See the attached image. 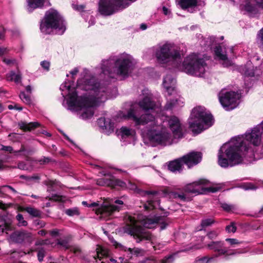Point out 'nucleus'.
Instances as JSON below:
<instances>
[{
  "mask_svg": "<svg viewBox=\"0 0 263 263\" xmlns=\"http://www.w3.org/2000/svg\"><path fill=\"white\" fill-rule=\"evenodd\" d=\"M7 30L3 27H0V40H4L5 38V34Z\"/></svg>",
  "mask_w": 263,
  "mask_h": 263,
  "instance_id": "5fc2aeb1",
  "label": "nucleus"
},
{
  "mask_svg": "<svg viewBox=\"0 0 263 263\" xmlns=\"http://www.w3.org/2000/svg\"><path fill=\"white\" fill-rule=\"evenodd\" d=\"M16 219L18 221V225L20 226H26L27 225V221L24 219L23 216L22 214H18L16 216Z\"/></svg>",
  "mask_w": 263,
  "mask_h": 263,
  "instance_id": "e433bc0d",
  "label": "nucleus"
},
{
  "mask_svg": "<svg viewBox=\"0 0 263 263\" xmlns=\"http://www.w3.org/2000/svg\"><path fill=\"white\" fill-rule=\"evenodd\" d=\"M125 220L126 225L123 228L124 232L132 236L138 243L152 239L151 233L138 223L148 229L154 228L159 225L160 230H162L171 223L170 219L166 217L146 216L141 214H127L125 216Z\"/></svg>",
  "mask_w": 263,
  "mask_h": 263,
  "instance_id": "20e7f679",
  "label": "nucleus"
},
{
  "mask_svg": "<svg viewBox=\"0 0 263 263\" xmlns=\"http://www.w3.org/2000/svg\"><path fill=\"white\" fill-rule=\"evenodd\" d=\"M21 178L22 179H25L28 181H30V180L36 181V180H39L40 179V176L37 175H33L31 176L22 175L21 176Z\"/></svg>",
  "mask_w": 263,
  "mask_h": 263,
  "instance_id": "58836bf2",
  "label": "nucleus"
},
{
  "mask_svg": "<svg viewBox=\"0 0 263 263\" xmlns=\"http://www.w3.org/2000/svg\"><path fill=\"white\" fill-rule=\"evenodd\" d=\"M219 256H216V253L212 257L204 256L199 258L197 260V263H211Z\"/></svg>",
  "mask_w": 263,
  "mask_h": 263,
  "instance_id": "cd10ccee",
  "label": "nucleus"
},
{
  "mask_svg": "<svg viewBox=\"0 0 263 263\" xmlns=\"http://www.w3.org/2000/svg\"><path fill=\"white\" fill-rule=\"evenodd\" d=\"M103 129L106 130L108 134L112 132L114 129V124L111 122V119L107 118Z\"/></svg>",
  "mask_w": 263,
  "mask_h": 263,
  "instance_id": "c756f323",
  "label": "nucleus"
},
{
  "mask_svg": "<svg viewBox=\"0 0 263 263\" xmlns=\"http://www.w3.org/2000/svg\"><path fill=\"white\" fill-rule=\"evenodd\" d=\"M139 105L143 110L146 111L155 109L156 104L152 100V95L147 93V96L139 102Z\"/></svg>",
  "mask_w": 263,
  "mask_h": 263,
  "instance_id": "6ab92c4d",
  "label": "nucleus"
},
{
  "mask_svg": "<svg viewBox=\"0 0 263 263\" xmlns=\"http://www.w3.org/2000/svg\"><path fill=\"white\" fill-rule=\"evenodd\" d=\"M226 230L228 233H234L236 230V227L234 222H232L230 224L227 226Z\"/></svg>",
  "mask_w": 263,
  "mask_h": 263,
  "instance_id": "4c0bfd02",
  "label": "nucleus"
},
{
  "mask_svg": "<svg viewBox=\"0 0 263 263\" xmlns=\"http://www.w3.org/2000/svg\"><path fill=\"white\" fill-rule=\"evenodd\" d=\"M201 158V153L192 152L180 159L170 162L168 164V168L172 172H180L182 169L183 163L185 164L189 168H190L199 163Z\"/></svg>",
  "mask_w": 263,
  "mask_h": 263,
  "instance_id": "1a4fd4ad",
  "label": "nucleus"
},
{
  "mask_svg": "<svg viewBox=\"0 0 263 263\" xmlns=\"http://www.w3.org/2000/svg\"><path fill=\"white\" fill-rule=\"evenodd\" d=\"M49 200L54 201H61L62 200V196L57 194H53L49 198Z\"/></svg>",
  "mask_w": 263,
  "mask_h": 263,
  "instance_id": "603ef678",
  "label": "nucleus"
},
{
  "mask_svg": "<svg viewBox=\"0 0 263 263\" xmlns=\"http://www.w3.org/2000/svg\"><path fill=\"white\" fill-rule=\"evenodd\" d=\"M12 240L16 243H31L33 240L31 233L25 231H16L11 235Z\"/></svg>",
  "mask_w": 263,
  "mask_h": 263,
  "instance_id": "dca6fc26",
  "label": "nucleus"
},
{
  "mask_svg": "<svg viewBox=\"0 0 263 263\" xmlns=\"http://www.w3.org/2000/svg\"><path fill=\"white\" fill-rule=\"evenodd\" d=\"M102 177L96 180V184L99 186H108L111 187L116 186L124 187L125 183L119 179H116L110 173L103 171L100 172Z\"/></svg>",
  "mask_w": 263,
  "mask_h": 263,
  "instance_id": "ddd939ff",
  "label": "nucleus"
},
{
  "mask_svg": "<svg viewBox=\"0 0 263 263\" xmlns=\"http://www.w3.org/2000/svg\"><path fill=\"white\" fill-rule=\"evenodd\" d=\"M1 150L4 151H7L9 152L10 153H12L13 152V149L12 147L10 146H4L2 145Z\"/></svg>",
  "mask_w": 263,
  "mask_h": 263,
  "instance_id": "6e6d98bb",
  "label": "nucleus"
},
{
  "mask_svg": "<svg viewBox=\"0 0 263 263\" xmlns=\"http://www.w3.org/2000/svg\"><path fill=\"white\" fill-rule=\"evenodd\" d=\"M183 99L180 96H175V98H167V102L164 106L166 110H171L174 108L181 107L183 105Z\"/></svg>",
  "mask_w": 263,
  "mask_h": 263,
  "instance_id": "aec40b11",
  "label": "nucleus"
},
{
  "mask_svg": "<svg viewBox=\"0 0 263 263\" xmlns=\"http://www.w3.org/2000/svg\"><path fill=\"white\" fill-rule=\"evenodd\" d=\"M41 65L42 67L46 71L49 70L50 63L47 61H44L41 62Z\"/></svg>",
  "mask_w": 263,
  "mask_h": 263,
  "instance_id": "8fccbe9b",
  "label": "nucleus"
},
{
  "mask_svg": "<svg viewBox=\"0 0 263 263\" xmlns=\"http://www.w3.org/2000/svg\"><path fill=\"white\" fill-rule=\"evenodd\" d=\"M0 227L2 228V232L10 229V226L2 219H0Z\"/></svg>",
  "mask_w": 263,
  "mask_h": 263,
  "instance_id": "79ce46f5",
  "label": "nucleus"
},
{
  "mask_svg": "<svg viewBox=\"0 0 263 263\" xmlns=\"http://www.w3.org/2000/svg\"><path fill=\"white\" fill-rule=\"evenodd\" d=\"M107 118L104 117L100 118L98 120V125L103 129L104 126H105V123H106V120Z\"/></svg>",
  "mask_w": 263,
  "mask_h": 263,
  "instance_id": "de8ad7c7",
  "label": "nucleus"
},
{
  "mask_svg": "<svg viewBox=\"0 0 263 263\" xmlns=\"http://www.w3.org/2000/svg\"><path fill=\"white\" fill-rule=\"evenodd\" d=\"M44 0H27V9L29 12H32L34 9L42 7Z\"/></svg>",
  "mask_w": 263,
  "mask_h": 263,
  "instance_id": "b1692460",
  "label": "nucleus"
},
{
  "mask_svg": "<svg viewBox=\"0 0 263 263\" xmlns=\"http://www.w3.org/2000/svg\"><path fill=\"white\" fill-rule=\"evenodd\" d=\"M153 50L159 63L164 64L172 63L173 66L188 74L203 77L208 69L204 59L196 53H192L187 56L181 64L179 48L173 43H166L159 45L155 47Z\"/></svg>",
  "mask_w": 263,
  "mask_h": 263,
  "instance_id": "f03ea898",
  "label": "nucleus"
},
{
  "mask_svg": "<svg viewBox=\"0 0 263 263\" xmlns=\"http://www.w3.org/2000/svg\"><path fill=\"white\" fill-rule=\"evenodd\" d=\"M41 31L45 34L55 32L62 35L66 29V22L59 12L54 9H50L45 14L44 19L40 25Z\"/></svg>",
  "mask_w": 263,
  "mask_h": 263,
  "instance_id": "423d86ee",
  "label": "nucleus"
},
{
  "mask_svg": "<svg viewBox=\"0 0 263 263\" xmlns=\"http://www.w3.org/2000/svg\"><path fill=\"white\" fill-rule=\"evenodd\" d=\"M7 51H8V50L6 48L0 47V57L6 54L7 52Z\"/></svg>",
  "mask_w": 263,
  "mask_h": 263,
  "instance_id": "052dcab7",
  "label": "nucleus"
},
{
  "mask_svg": "<svg viewBox=\"0 0 263 263\" xmlns=\"http://www.w3.org/2000/svg\"><path fill=\"white\" fill-rule=\"evenodd\" d=\"M176 80L171 74H167L163 79V85L167 93L168 96H175L176 91L175 86Z\"/></svg>",
  "mask_w": 263,
  "mask_h": 263,
  "instance_id": "f3484780",
  "label": "nucleus"
},
{
  "mask_svg": "<svg viewBox=\"0 0 263 263\" xmlns=\"http://www.w3.org/2000/svg\"><path fill=\"white\" fill-rule=\"evenodd\" d=\"M213 123V116L202 106L195 107L189 119L190 127L196 134L200 133L211 127Z\"/></svg>",
  "mask_w": 263,
  "mask_h": 263,
  "instance_id": "0eeeda50",
  "label": "nucleus"
},
{
  "mask_svg": "<svg viewBox=\"0 0 263 263\" xmlns=\"http://www.w3.org/2000/svg\"><path fill=\"white\" fill-rule=\"evenodd\" d=\"M59 231L57 229L53 230L50 231V234L53 236H55L58 235Z\"/></svg>",
  "mask_w": 263,
  "mask_h": 263,
  "instance_id": "69168bd1",
  "label": "nucleus"
},
{
  "mask_svg": "<svg viewBox=\"0 0 263 263\" xmlns=\"http://www.w3.org/2000/svg\"><path fill=\"white\" fill-rule=\"evenodd\" d=\"M3 61L9 66H16L18 68V63L15 59L4 58Z\"/></svg>",
  "mask_w": 263,
  "mask_h": 263,
  "instance_id": "72a5a7b5",
  "label": "nucleus"
},
{
  "mask_svg": "<svg viewBox=\"0 0 263 263\" xmlns=\"http://www.w3.org/2000/svg\"><path fill=\"white\" fill-rule=\"evenodd\" d=\"M20 98L25 103L27 104H30L31 103L30 96L26 95L24 92H21Z\"/></svg>",
  "mask_w": 263,
  "mask_h": 263,
  "instance_id": "c9c22d12",
  "label": "nucleus"
},
{
  "mask_svg": "<svg viewBox=\"0 0 263 263\" xmlns=\"http://www.w3.org/2000/svg\"><path fill=\"white\" fill-rule=\"evenodd\" d=\"M214 52L216 58L221 61L223 67H228L233 64L232 61L228 58L225 50L220 46H216Z\"/></svg>",
  "mask_w": 263,
  "mask_h": 263,
  "instance_id": "a211bd4d",
  "label": "nucleus"
},
{
  "mask_svg": "<svg viewBox=\"0 0 263 263\" xmlns=\"http://www.w3.org/2000/svg\"><path fill=\"white\" fill-rule=\"evenodd\" d=\"M116 247L117 248H120L122 250H124L125 251H128L132 254L138 255L141 252V250L139 248H134L131 249L130 248H127L123 246H122L120 243H117L116 245Z\"/></svg>",
  "mask_w": 263,
  "mask_h": 263,
  "instance_id": "bb28decb",
  "label": "nucleus"
},
{
  "mask_svg": "<svg viewBox=\"0 0 263 263\" xmlns=\"http://www.w3.org/2000/svg\"><path fill=\"white\" fill-rule=\"evenodd\" d=\"M65 213L69 216L79 215L80 214L78 208H73L65 210Z\"/></svg>",
  "mask_w": 263,
  "mask_h": 263,
  "instance_id": "473e14b6",
  "label": "nucleus"
},
{
  "mask_svg": "<svg viewBox=\"0 0 263 263\" xmlns=\"http://www.w3.org/2000/svg\"><path fill=\"white\" fill-rule=\"evenodd\" d=\"M17 73H15V76L14 77V78H13V80L15 83H18L21 81V74L20 72V71H19V69H18V68H17Z\"/></svg>",
  "mask_w": 263,
  "mask_h": 263,
  "instance_id": "3c124183",
  "label": "nucleus"
},
{
  "mask_svg": "<svg viewBox=\"0 0 263 263\" xmlns=\"http://www.w3.org/2000/svg\"><path fill=\"white\" fill-rule=\"evenodd\" d=\"M18 126L21 129L24 131H30L33 129H34L40 126V124L38 122H30L29 123L21 121L18 123Z\"/></svg>",
  "mask_w": 263,
  "mask_h": 263,
  "instance_id": "5701e85b",
  "label": "nucleus"
},
{
  "mask_svg": "<svg viewBox=\"0 0 263 263\" xmlns=\"http://www.w3.org/2000/svg\"><path fill=\"white\" fill-rule=\"evenodd\" d=\"M128 183L130 189L134 190L137 193L142 196H148V199L147 202L145 203L144 206L145 210H151L155 208L154 201L157 199L156 195L158 194L157 192L142 191L138 189L135 183H132L131 182H129Z\"/></svg>",
  "mask_w": 263,
  "mask_h": 263,
  "instance_id": "4468645a",
  "label": "nucleus"
},
{
  "mask_svg": "<svg viewBox=\"0 0 263 263\" xmlns=\"http://www.w3.org/2000/svg\"><path fill=\"white\" fill-rule=\"evenodd\" d=\"M120 133L122 139L124 140L128 138H134L136 133L134 129L127 127H122Z\"/></svg>",
  "mask_w": 263,
  "mask_h": 263,
  "instance_id": "4be33fe9",
  "label": "nucleus"
},
{
  "mask_svg": "<svg viewBox=\"0 0 263 263\" xmlns=\"http://www.w3.org/2000/svg\"><path fill=\"white\" fill-rule=\"evenodd\" d=\"M4 187H6V188H8L9 189V190H10L13 193H16L17 192L11 186H10V185H5V186H4Z\"/></svg>",
  "mask_w": 263,
  "mask_h": 263,
  "instance_id": "338daca9",
  "label": "nucleus"
},
{
  "mask_svg": "<svg viewBox=\"0 0 263 263\" xmlns=\"http://www.w3.org/2000/svg\"><path fill=\"white\" fill-rule=\"evenodd\" d=\"M58 244L61 245L66 249H68L69 248L68 241L66 239H60L58 240Z\"/></svg>",
  "mask_w": 263,
  "mask_h": 263,
  "instance_id": "a19ab883",
  "label": "nucleus"
},
{
  "mask_svg": "<svg viewBox=\"0 0 263 263\" xmlns=\"http://www.w3.org/2000/svg\"><path fill=\"white\" fill-rule=\"evenodd\" d=\"M215 222L212 218H205L202 220L201 225L202 228L211 226Z\"/></svg>",
  "mask_w": 263,
  "mask_h": 263,
  "instance_id": "f704fd0d",
  "label": "nucleus"
},
{
  "mask_svg": "<svg viewBox=\"0 0 263 263\" xmlns=\"http://www.w3.org/2000/svg\"><path fill=\"white\" fill-rule=\"evenodd\" d=\"M125 117L132 120L137 127L145 126L142 129L141 134L149 142L162 145L172 144V136L162 124V120L158 116L155 117L151 114H145L138 117L135 110L130 108Z\"/></svg>",
  "mask_w": 263,
  "mask_h": 263,
  "instance_id": "7ed1b4c3",
  "label": "nucleus"
},
{
  "mask_svg": "<svg viewBox=\"0 0 263 263\" xmlns=\"http://www.w3.org/2000/svg\"><path fill=\"white\" fill-rule=\"evenodd\" d=\"M136 60L126 52L111 55L107 60L102 61V73L109 78L122 79L127 78L135 69Z\"/></svg>",
  "mask_w": 263,
  "mask_h": 263,
  "instance_id": "39448f33",
  "label": "nucleus"
},
{
  "mask_svg": "<svg viewBox=\"0 0 263 263\" xmlns=\"http://www.w3.org/2000/svg\"><path fill=\"white\" fill-rule=\"evenodd\" d=\"M168 195L170 198L177 199L182 201H186L189 199V198L183 192L178 193L177 191H171L168 193Z\"/></svg>",
  "mask_w": 263,
  "mask_h": 263,
  "instance_id": "393cba45",
  "label": "nucleus"
},
{
  "mask_svg": "<svg viewBox=\"0 0 263 263\" xmlns=\"http://www.w3.org/2000/svg\"><path fill=\"white\" fill-rule=\"evenodd\" d=\"M256 42L258 47L263 51V28L259 30L257 34Z\"/></svg>",
  "mask_w": 263,
  "mask_h": 263,
  "instance_id": "7c9ffc66",
  "label": "nucleus"
},
{
  "mask_svg": "<svg viewBox=\"0 0 263 263\" xmlns=\"http://www.w3.org/2000/svg\"><path fill=\"white\" fill-rule=\"evenodd\" d=\"M17 167L20 170H28L29 167L27 166V165L23 161H20L18 162L17 166Z\"/></svg>",
  "mask_w": 263,
  "mask_h": 263,
  "instance_id": "c03bdc74",
  "label": "nucleus"
},
{
  "mask_svg": "<svg viewBox=\"0 0 263 263\" xmlns=\"http://www.w3.org/2000/svg\"><path fill=\"white\" fill-rule=\"evenodd\" d=\"M241 242L235 238H227L224 241H212L207 243L206 246L210 250H213L216 253L217 256H227L235 254V252H230L231 248L236 247L240 245Z\"/></svg>",
  "mask_w": 263,
  "mask_h": 263,
  "instance_id": "9d476101",
  "label": "nucleus"
},
{
  "mask_svg": "<svg viewBox=\"0 0 263 263\" xmlns=\"http://www.w3.org/2000/svg\"><path fill=\"white\" fill-rule=\"evenodd\" d=\"M70 250L73 251L74 254H77L80 252V249L78 247H73L71 248Z\"/></svg>",
  "mask_w": 263,
  "mask_h": 263,
  "instance_id": "e2e57ef3",
  "label": "nucleus"
},
{
  "mask_svg": "<svg viewBox=\"0 0 263 263\" xmlns=\"http://www.w3.org/2000/svg\"><path fill=\"white\" fill-rule=\"evenodd\" d=\"M45 251L43 248L39 249L37 251V258L40 262L43 261L45 256Z\"/></svg>",
  "mask_w": 263,
  "mask_h": 263,
  "instance_id": "ea45409f",
  "label": "nucleus"
},
{
  "mask_svg": "<svg viewBox=\"0 0 263 263\" xmlns=\"http://www.w3.org/2000/svg\"><path fill=\"white\" fill-rule=\"evenodd\" d=\"M168 125L175 139H180L183 136V127L179 119L175 116H172L167 120Z\"/></svg>",
  "mask_w": 263,
  "mask_h": 263,
  "instance_id": "2eb2a0df",
  "label": "nucleus"
},
{
  "mask_svg": "<svg viewBox=\"0 0 263 263\" xmlns=\"http://www.w3.org/2000/svg\"><path fill=\"white\" fill-rule=\"evenodd\" d=\"M107 255V251L103 249H101L100 251L97 252V257L100 259V260H101L104 257L106 256Z\"/></svg>",
  "mask_w": 263,
  "mask_h": 263,
  "instance_id": "a18cd8bd",
  "label": "nucleus"
},
{
  "mask_svg": "<svg viewBox=\"0 0 263 263\" xmlns=\"http://www.w3.org/2000/svg\"><path fill=\"white\" fill-rule=\"evenodd\" d=\"M23 210L27 212L30 216L34 217H40L42 214L40 210L31 206L24 208Z\"/></svg>",
  "mask_w": 263,
  "mask_h": 263,
  "instance_id": "a878e982",
  "label": "nucleus"
},
{
  "mask_svg": "<svg viewBox=\"0 0 263 263\" xmlns=\"http://www.w3.org/2000/svg\"><path fill=\"white\" fill-rule=\"evenodd\" d=\"M8 108L9 109H16V110H20V111L22 110V107L18 106L17 105H16V104L14 105H9L8 106Z\"/></svg>",
  "mask_w": 263,
  "mask_h": 263,
  "instance_id": "13d9d810",
  "label": "nucleus"
},
{
  "mask_svg": "<svg viewBox=\"0 0 263 263\" xmlns=\"http://www.w3.org/2000/svg\"><path fill=\"white\" fill-rule=\"evenodd\" d=\"M15 76V72L14 71H11L6 74V78L8 81H12Z\"/></svg>",
  "mask_w": 263,
  "mask_h": 263,
  "instance_id": "09e8293b",
  "label": "nucleus"
},
{
  "mask_svg": "<svg viewBox=\"0 0 263 263\" xmlns=\"http://www.w3.org/2000/svg\"><path fill=\"white\" fill-rule=\"evenodd\" d=\"M221 207L224 211L228 212H233L237 209V207L235 205L229 204L227 203H221Z\"/></svg>",
  "mask_w": 263,
  "mask_h": 263,
  "instance_id": "2f4dec72",
  "label": "nucleus"
},
{
  "mask_svg": "<svg viewBox=\"0 0 263 263\" xmlns=\"http://www.w3.org/2000/svg\"><path fill=\"white\" fill-rule=\"evenodd\" d=\"M62 95L65 98L68 108L78 111L79 117L89 119L94 114L93 106L107 99L116 97L118 90L116 87L104 82H97L93 76H86L77 81L76 87H72L69 82L61 84Z\"/></svg>",
  "mask_w": 263,
  "mask_h": 263,
  "instance_id": "f257e3e1",
  "label": "nucleus"
},
{
  "mask_svg": "<svg viewBox=\"0 0 263 263\" xmlns=\"http://www.w3.org/2000/svg\"><path fill=\"white\" fill-rule=\"evenodd\" d=\"M51 159L49 157H44L38 160V162L40 164H45L49 163Z\"/></svg>",
  "mask_w": 263,
  "mask_h": 263,
  "instance_id": "864d4df0",
  "label": "nucleus"
},
{
  "mask_svg": "<svg viewBox=\"0 0 263 263\" xmlns=\"http://www.w3.org/2000/svg\"><path fill=\"white\" fill-rule=\"evenodd\" d=\"M82 204L86 206L97 207L96 213L97 215H100L102 218H106L111 216L114 212L119 211L121 205L123 204V201L121 200L106 199L100 204L98 202H92L88 204L86 201H83Z\"/></svg>",
  "mask_w": 263,
  "mask_h": 263,
  "instance_id": "6e6552de",
  "label": "nucleus"
},
{
  "mask_svg": "<svg viewBox=\"0 0 263 263\" xmlns=\"http://www.w3.org/2000/svg\"><path fill=\"white\" fill-rule=\"evenodd\" d=\"M218 235V233L216 231H213L209 232L207 234L206 236L209 239L214 240L217 238Z\"/></svg>",
  "mask_w": 263,
  "mask_h": 263,
  "instance_id": "37998d69",
  "label": "nucleus"
},
{
  "mask_svg": "<svg viewBox=\"0 0 263 263\" xmlns=\"http://www.w3.org/2000/svg\"><path fill=\"white\" fill-rule=\"evenodd\" d=\"M252 185L251 184H247V185H245L244 186H243V188L245 189V190H249V189H252L253 187H252Z\"/></svg>",
  "mask_w": 263,
  "mask_h": 263,
  "instance_id": "774afa93",
  "label": "nucleus"
},
{
  "mask_svg": "<svg viewBox=\"0 0 263 263\" xmlns=\"http://www.w3.org/2000/svg\"><path fill=\"white\" fill-rule=\"evenodd\" d=\"M72 7L74 9L78 10V11H82L84 9V7L83 5L78 6L77 5L72 4Z\"/></svg>",
  "mask_w": 263,
  "mask_h": 263,
  "instance_id": "bf43d9fd",
  "label": "nucleus"
},
{
  "mask_svg": "<svg viewBox=\"0 0 263 263\" xmlns=\"http://www.w3.org/2000/svg\"><path fill=\"white\" fill-rule=\"evenodd\" d=\"M162 11L163 14L166 16H170L171 15V12L170 10L165 6L162 7Z\"/></svg>",
  "mask_w": 263,
  "mask_h": 263,
  "instance_id": "4d7b16f0",
  "label": "nucleus"
},
{
  "mask_svg": "<svg viewBox=\"0 0 263 263\" xmlns=\"http://www.w3.org/2000/svg\"><path fill=\"white\" fill-rule=\"evenodd\" d=\"M9 32H10L11 33V35L13 36H17L18 35V31L17 30H8Z\"/></svg>",
  "mask_w": 263,
  "mask_h": 263,
  "instance_id": "0e129e2a",
  "label": "nucleus"
},
{
  "mask_svg": "<svg viewBox=\"0 0 263 263\" xmlns=\"http://www.w3.org/2000/svg\"><path fill=\"white\" fill-rule=\"evenodd\" d=\"M15 153V156H17L18 155L19 153H24L23 155L24 156H27L29 154V152L27 151L25 149V148L24 147V146H22L21 148H20V150L17 151H15L14 152Z\"/></svg>",
  "mask_w": 263,
  "mask_h": 263,
  "instance_id": "49530a36",
  "label": "nucleus"
},
{
  "mask_svg": "<svg viewBox=\"0 0 263 263\" xmlns=\"http://www.w3.org/2000/svg\"><path fill=\"white\" fill-rule=\"evenodd\" d=\"M209 183L208 180L200 179L192 183L186 184L183 188L185 192L191 194H201L206 192L215 193L218 191L219 188L208 187Z\"/></svg>",
  "mask_w": 263,
  "mask_h": 263,
  "instance_id": "9b49d317",
  "label": "nucleus"
},
{
  "mask_svg": "<svg viewBox=\"0 0 263 263\" xmlns=\"http://www.w3.org/2000/svg\"><path fill=\"white\" fill-rule=\"evenodd\" d=\"M243 74L248 77H254L255 75V72L254 70L253 67L251 64H248L243 69Z\"/></svg>",
  "mask_w": 263,
  "mask_h": 263,
  "instance_id": "c85d7f7f",
  "label": "nucleus"
},
{
  "mask_svg": "<svg viewBox=\"0 0 263 263\" xmlns=\"http://www.w3.org/2000/svg\"><path fill=\"white\" fill-rule=\"evenodd\" d=\"M218 97L221 105L226 110H232L238 104L239 95L234 91H229L226 89H222Z\"/></svg>",
  "mask_w": 263,
  "mask_h": 263,
  "instance_id": "f8f14e48",
  "label": "nucleus"
},
{
  "mask_svg": "<svg viewBox=\"0 0 263 263\" xmlns=\"http://www.w3.org/2000/svg\"><path fill=\"white\" fill-rule=\"evenodd\" d=\"M79 72V69L78 68H74L73 70L70 71V73L72 75V78L73 77L76 76L78 72Z\"/></svg>",
  "mask_w": 263,
  "mask_h": 263,
  "instance_id": "680f3d73",
  "label": "nucleus"
},
{
  "mask_svg": "<svg viewBox=\"0 0 263 263\" xmlns=\"http://www.w3.org/2000/svg\"><path fill=\"white\" fill-rule=\"evenodd\" d=\"M178 4L183 10L193 13L195 10V8L198 5V0H177Z\"/></svg>",
  "mask_w": 263,
  "mask_h": 263,
  "instance_id": "412c9836",
  "label": "nucleus"
}]
</instances>
